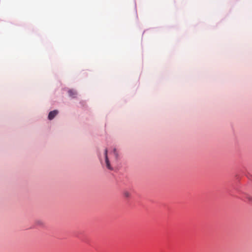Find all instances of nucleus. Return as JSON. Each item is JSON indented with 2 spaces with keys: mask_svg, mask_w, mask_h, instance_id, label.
I'll return each instance as SVG.
<instances>
[{
  "mask_svg": "<svg viewBox=\"0 0 252 252\" xmlns=\"http://www.w3.org/2000/svg\"><path fill=\"white\" fill-rule=\"evenodd\" d=\"M68 94H69V96H70L72 97H75L77 94V93L75 91L72 90H70L68 91Z\"/></svg>",
  "mask_w": 252,
  "mask_h": 252,
  "instance_id": "nucleus-3",
  "label": "nucleus"
},
{
  "mask_svg": "<svg viewBox=\"0 0 252 252\" xmlns=\"http://www.w3.org/2000/svg\"><path fill=\"white\" fill-rule=\"evenodd\" d=\"M113 152H114V155H115V158H118V153H117V151H116V149H114V150H113Z\"/></svg>",
  "mask_w": 252,
  "mask_h": 252,
  "instance_id": "nucleus-5",
  "label": "nucleus"
},
{
  "mask_svg": "<svg viewBox=\"0 0 252 252\" xmlns=\"http://www.w3.org/2000/svg\"><path fill=\"white\" fill-rule=\"evenodd\" d=\"M58 111L56 110L51 111L48 115V119L50 120H52L58 114Z\"/></svg>",
  "mask_w": 252,
  "mask_h": 252,
  "instance_id": "nucleus-2",
  "label": "nucleus"
},
{
  "mask_svg": "<svg viewBox=\"0 0 252 252\" xmlns=\"http://www.w3.org/2000/svg\"><path fill=\"white\" fill-rule=\"evenodd\" d=\"M107 152H108L107 149H106L105 150V152H104V157H105V161L106 167L109 170H112L113 168L110 165V162H109L108 158Z\"/></svg>",
  "mask_w": 252,
  "mask_h": 252,
  "instance_id": "nucleus-1",
  "label": "nucleus"
},
{
  "mask_svg": "<svg viewBox=\"0 0 252 252\" xmlns=\"http://www.w3.org/2000/svg\"><path fill=\"white\" fill-rule=\"evenodd\" d=\"M124 195L126 197H129L130 196V193L128 191H125Z\"/></svg>",
  "mask_w": 252,
  "mask_h": 252,
  "instance_id": "nucleus-4",
  "label": "nucleus"
}]
</instances>
